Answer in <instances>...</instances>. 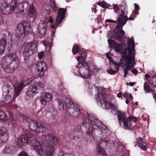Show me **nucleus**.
I'll use <instances>...</instances> for the list:
<instances>
[{
    "label": "nucleus",
    "instance_id": "obj_1",
    "mask_svg": "<svg viewBox=\"0 0 156 156\" xmlns=\"http://www.w3.org/2000/svg\"><path fill=\"white\" fill-rule=\"evenodd\" d=\"M93 125L102 130L107 129L106 126L99 121L93 114H90L84 116L82 126L84 127L87 135H92L94 130Z\"/></svg>",
    "mask_w": 156,
    "mask_h": 156
},
{
    "label": "nucleus",
    "instance_id": "obj_2",
    "mask_svg": "<svg viewBox=\"0 0 156 156\" xmlns=\"http://www.w3.org/2000/svg\"><path fill=\"white\" fill-rule=\"evenodd\" d=\"M37 79L34 77L33 76L26 80L23 83H21L20 84L17 83V79L14 76H12L10 78L11 82L14 87V94L13 97V99L11 100V102L8 104V106L12 109L17 108V105L14 104V99L20 94L23 87L27 86V84H30L34 83Z\"/></svg>",
    "mask_w": 156,
    "mask_h": 156
},
{
    "label": "nucleus",
    "instance_id": "obj_3",
    "mask_svg": "<svg viewBox=\"0 0 156 156\" xmlns=\"http://www.w3.org/2000/svg\"><path fill=\"white\" fill-rule=\"evenodd\" d=\"M2 65L6 73H12L20 63L19 58L15 53H11L3 57L1 60Z\"/></svg>",
    "mask_w": 156,
    "mask_h": 156
},
{
    "label": "nucleus",
    "instance_id": "obj_4",
    "mask_svg": "<svg viewBox=\"0 0 156 156\" xmlns=\"http://www.w3.org/2000/svg\"><path fill=\"white\" fill-rule=\"evenodd\" d=\"M31 145H33L34 150L40 156H43L44 153L47 156H53L54 151V146L52 144H45L43 147L40 143L36 139L31 141Z\"/></svg>",
    "mask_w": 156,
    "mask_h": 156
},
{
    "label": "nucleus",
    "instance_id": "obj_5",
    "mask_svg": "<svg viewBox=\"0 0 156 156\" xmlns=\"http://www.w3.org/2000/svg\"><path fill=\"white\" fill-rule=\"evenodd\" d=\"M24 122L27 123L28 127L31 130L30 132L33 134L36 133H43L46 130V128L41 123H39L35 120L31 119L25 115L22 116Z\"/></svg>",
    "mask_w": 156,
    "mask_h": 156
},
{
    "label": "nucleus",
    "instance_id": "obj_6",
    "mask_svg": "<svg viewBox=\"0 0 156 156\" xmlns=\"http://www.w3.org/2000/svg\"><path fill=\"white\" fill-rule=\"evenodd\" d=\"M17 0H2L0 9L2 13L8 15L14 12L17 4Z\"/></svg>",
    "mask_w": 156,
    "mask_h": 156
},
{
    "label": "nucleus",
    "instance_id": "obj_7",
    "mask_svg": "<svg viewBox=\"0 0 156 156\" xmlns=\"http://www.w3.org/2000/svg\"><path fill=\"white\" fill-rule=\"evenodd\" d=\"M77 67L78 68V74L82 78L87 79L90 77L91 73L94 72V70L96 67L93 66H89L87 63H78Z\"/></svg>",
    "mask_w": 156,
    "mask_h": 156
},
{
    "label": "nucleus",
    "instance_id": "obj_8",
    "mask_svg": "<svg viewBox=\"0 0 156 156\" xmlns=\"http://www.w3.org/2000/svg\"><path fill=\"white\" fill-rule=\"evenodd\" d=\"M36 46L33 42L23 43L20 48V51L22 52L24 61L27 63L29 57L35 51Z\"/></svg>",
    "mask_w": 156,
    "mask_h": 156
},
{
    "label": "nucleus",
    "instance_id": "obj_9",
    "mask_svg": "<svg viewBox=\"0 0 156 156\" xmlns=\"http://www.w3.org/2000/svg\"><path fill=\"white\" fill-rule=\"evenodd\" d=\"M30 26L29 22L26 21L22 22L20 23L17 25V29L16 30V37L17 38H20L24 35L25 37L26 34L30 32Z\"/></svg>",
    "mask_w": 156,
    "mask_h": 156
},
{
    "label": "nucleus",
    "instance_id": "obj_10",
    "mask_svg": "<svg viewBox=\"0 0 156 156\" xmlns=\"http://www.w3.org/2000/svg\"><path fill=\"white\" fill-rule=\"evenodd\" d=\"M105 90L102 89L101 93H98L96 95V101L98 102H100L101 104H105L106 109L110 108L114 110H115L116 109L115 106L112 103L109 102L105 98L106 94L104 92Z\"/></svg>",
    "mask_w": 156,
    "mask_h": 156
},
{
    "label": "nucleus",
    "instance_id": "obj_11",
    "mask_svg": "<svg viewBox=\"0 0 156 156\" xmlns=\"http://www.w3.org/2000/svg\"><path fill=\"white\" fill-rule=\"evenodd\" d=\"M44 87V85L42 82L36 83L29 87L26 94L28 97L32 98L35 94L38 93L39 91H42Z\"/></svg>",
    "mask_w": 156,
    "mask_h": 156
},
{
    "label": "nucleus",
    "instance_id": "obj_12",
    "mask_svg": "<svg viewBox=\"0 0 156 156\" xmlns=\"http://www.w3.org/2000/svg\"><path fill=\"white\" fill-rule=\"evenodd\" d=\"M25 134L26 135H22L19 138L17 143V144L22 147L29 142L30 145L33 147V145H31V142L32 140L35 139V137H34L33 134L30 133L28 131L26 132Z\"/></svg>",
    "mask_w": 156,
    "mask_h": 156
},
{
    "label": "nucleus",
    "instance_id": "obj_13",
    "mask_svg": "<svg viewBox=\"0 0 156 156\" xmlns=\"http://www.w3.org/2000/svg\"><path fill=\"white\" fill-rule=\"evenodd\" d=\"M66 10V9L63 8H60L58 9L57 16V23L55 25H51V26L52 29H55L59 24H61L63 20L65 17Z\"/></svg>",
    "mask_w": 156,
    "mask_h": 156
},
{
    "label": "nucleus",
    "instance_id": "obj_14",
    "mask_svg": "<svg viewBox=\"0 0 156 156\" xmlns=\"http://www.w3.org/2000/svg\"><path fill=\"white\" fill-rule=\"evenodd\" d=\"M133 39H133L130 38H128L127 44L129 46L131 45L132 47H129L128 48V54L126 56L125 59L135 60V53L133 52L134 51L135 49L134 41Z\"/></svg>",
    "mask_w": 156,
    "mask_h": 156
},
{
    "label": "nucleus",
    "instance_id": "obj_15",
    "mask_svg": "<svg viewBox=\"0 0 156 156\" xmlns=\"http://www.w3.org/2000/svg\"><path fill=\"white\" fill-rule=\"evenodd\" d=\"M48 23L43 21H41L37 27V30L36 32L37 36L40 38L44 37L46 35Z\"/></svg>",
    "mask_w": 156,
    "mask_h": 156
},
{
    "label": "nucleus",
    "instance_id": "obj_16",
    "mask_svg": "<svg viewBox=\"0 0 156 156\" xmlns=\"http://www.w3.org/2000/svg\"><path fill=\"white\" fill-rule=\"evenodd\" d=\"M71 107L67 108V112L70 116L73 117H78L80 114V109L75 104H71Z\"/></svg>",
    "mask_w": 156,
    "mask_h": 156
},
{
    "label": "nucleus",
    "instance_id": "obj_17",
    "mask_svg": "<svg viewBox=\"0 0 156 156\" xmlns=\"http://www.w3.org/2000/svg\"><path fill=\"white\" fill-rule=\"evenodd\" d=\"M117 117L120 126H121V122H122L125 129H130L129 124H128V118H127L125 112L119 113L117 115Z\"/></svg>",
    "mask_w": 156,
    "mask_h": 156
},
{
    "label": "nucleus",
    "instance_id": "obj_18",
    "mask_svg": "<svg viewBox=\"0 0 156 156\" xmlns=\"http://www.w3.org/2000/svg\"><path fill=\"white\" fill-rule=\"evenodd\" d=\"M42 139L44 142V143L46 144H52L56 145L58 143L57 138L53 136L52 134H50L47 135H43L42 137Z\"/></svg>",
    "mask_w": 156,
    "mask_h": 156
},
{
    "label": "nucleus",
    "instance_id": "obj_19",
    "mask_svg": "<svg viewBox=\"0 0 156 156\" xmlns=\"http://www.w3.org/2000/svg\"><path fill=\"white\" fill-rule=\"evenodd\" d=\"M108 41L110 48H112L116 52H120L123 50V47L122 44L117 43L111 39H108Z\"/></svg>",
    "mask_w": 156,
    "mask_h": 156
},
{
    "label": "nucleus",
    "instance_id": "obj_20",
    "mask_svg": "<svg viewBox=\"0 0 156 156\" xmlns=\"http://www.w3.org/2000/svg\"><path fill=\"white\" fill-rule=\"evenodd\" d=\"M27 20L30 23H33L37 18V13L35 8L33 6H30L29 10L27 12Z\"/></svg>",
    "mask_w": 156,
    "mask_h": 156
},
{
    "label": "nucleus",
    "instance_id": "obj_21",
    "mask_svg": "<svg viewBox=\"0 0 156 156\" xmlns=\"http://www.w3.org/2000/svg\"><path fill=\"white\" fill-rule=\"evenodd\" d=\"M36 66L38 75L39 76H43L45 74V71L48 69L46 63L44 62L40 61L37 64Z\"/></svg>",
    "mask_w": 156,
    "mask_h": 156
},
{
    "label": "nucleus",
    "instance_id": "obj_22",
    "mask_svg": "<svg viewBox=\"0 0 156 156\" xmlns=\"http://www.w3.org/2000/svg\"><path fill=\"white\" fill-rule=\"evenodd\" d=\"M108 141H102L97 146V151L103 156H106L105 149L107 145Z\"/></svg>",
    "mask_w": 156,
    "mask_h": 156
},
{
    "label": "nucleus",
    "instance_id": "obj_23",
    "mask_svg": "<svg viewBox=\"0 0 156 156\" xmlns=\"http://www.w3.org/2000/svg\"><path fill=\"white\" fill-rule=\"evenodd\" d=\"M9 133L4 127H0V140L1 142H5L8 140Z\"/></svg>",
    "mask_w": 156,
    "mask_h": 156
},
{
    "label": "nucleus",
    "instance_id": "obj_24",
    "mask_svg": "<svg viewBox=\"0 0 156 156\" xmlns=\"http://www.w3.org/2000/svg\"><path fill=\"white\" fill-rule=\"evenodd\" d=\"M125 19V18L122 17V16H120L118 19V24L116 26V28L118 30L117 32H119L121 34H124V32L122 29V28L123 26L126 23V20H124Z\"/></svg>",
    "mask_w": 156,
    "mask_h": 156
},
{
    "label": "nucleus",
    "instance_id": "obj_25",
    "mask_svg": "<svg viewBox=\"0 0 156 156\" xmlns=\"http://www.w3.org/2000/svg\"><path fill=\"white\" fill-rule=\"evenodd\" d=\"M8 42L7 37L6 35H2L1 39L0 40V54H2L5 49L6 44Z\"/></svg>",
    "mask_w": 156,
    "mask_h": 156
},
{
    "label": "nucleus",
    "instance_id": "obj_26",
    "mask_svg": "<svg viewBox=\"0 0 156 156\" xmlns=\"http://www.w3.org/2000/svg\"><path fill=\"white\" fill-rule=\"evenodd\" d=\"M52 99V96L51 94L49 93L45 92L42 94L41 101L42 104L45 105L47 102L51 101Z\"/></svg>",
    "mask_w": 156,
    "mask_h": 156
},
{
    "label": "nucleus",
    "instance_id": "obj_27",
    "mask_svg": "<svg viewBox=\"0 0 156 156\" xmlns=\"http://www.w3.org/2000/svg\"><path fill=\"white\" fill-rule=\"evenodd\" d=\"M15 147L10 144H7L2 150V153L5 154H12L15 152Z\"/></svg>",
    "mask_w": 156,
    "mask_h": 156
},
{
    "label": "nucleus",
    "instance_id": "obj_28",
    "mask_svg": "<svg viewBox=\"0 0 156 156\" xmlns=\"http://www.w3.org/2000/svg\"><path fill=\"white\" fill-rule=\"evenodd\" d=\"M136 145L139 147L141 150L144 151L147 150V144L143 141L141 138L139 137L136 139Z\"/></svg>",
    "mask_w": 156,
    "mask_h": 156
},
{
    "label": "nucleus",
    "instance_id": "obj_29",
    "mask_svg": "<svg viewBox=\"0 0 156 156\" xmlns=\"http://www.w3.org/2000/svg\"><path fill=\"white\" fill-rule=\"evenodd\" d=\"M79 53L80 55L78 56L77 58L78 63H86L85 62V59L87 56V52L83 51H79Z\"/></svg>",
    "mask_w": 156,
    "mask_h": 156
},
{
    "label": "nucleus",
    "instance_id": "obj_30",
    "mask_svg": "<svg viewBox=\"0 0 156 156\" xmlns=\"http://www.w3.org/2000/svg\"><path fill=\"white\" fill-rule=\"evenodd\" d=\"M125 60L126 66L125 68L128 71L130 70L135 64V60L127 59H125Z\"/></svg>",
    "mask_w": 156,
    "mask_h": 156
},
{
    "label": "nucleus",
    "instance_id": "obj_31",
    "mask_svg": "<svg viewBox=\"0 0 156 156\" xmlns=\"http://www.w3.org/2000/svg\"><path fill=\"white\" fill-rule=\"evenodd\" d=\"M114 64L115 65V68L116 69V70H114L112 69H110V70H108V73L111 74H115L116 73H117L119 70V66L120 65L119 63L116 62H114Z\"/></svg>",
    "mask_w": 156,
    "mask_h": 156
},
{
    "label": "nucleus",
    "instance_id": "obj_32",
    "mask_svg": "<svg viewBox=\"0 0 156 156\" xmlns=\"http://www.w3.org/2000/svg\"><path fill=\"white\" fill-rule=\"evenodd\" d=\"M2 90L3 95H5V94H9L10 92H12V90L11 86L9 85H4L3 87Z\"/></svg>",
    "mask_w": 156,
    "mask_h": 156
},
{
    "label": "nucleus",
    "instance_id": "obj_33",
    "mask_svg": "<svg viewBox=\"0 0 156 156\" xmlns=\"http://www.w3.org/2000/svg\"><path fill=\"white\" fill-rule=\"evenodd\" d=\"M144 89L146 93H149L150 91L152 93L154 92V91L151 88L150 85L147 82H145L144 83Z\"/></svg>",
    "mask_w": 156,
    "mask_h": 156
},
{
    "label": "nucleus",
    "instance_id": "obj_34",
    "mask_svg": "<svg viewBox=\"0 0 156 156\" xmlns=\"http://www.w3.org/2000/svg\"><path fill=\"white\" fill-rule=\"evenodd\" d=\"M124 36H125L124 34H121L119 32H117L114 35V39L118 40L119 41H121L122 39V37Z\"/></svg>",
    "mask_w": 156,
    "mask_h": 156
},
{
    "label": "nucleus",
    "instance_id": "obj_35",
    "mask_svg": "<svg viewBox=\"0 0 156 156\" xmlns=\"http://www.w3.org/2000/svg\"><path fill=\"white\" fill-rule=\"evenodd\" d=\"M121 10L122 11V13L120 14V16H122V17L125 18V20H125L126 21V23L127 21L128 20H129V21H131L133 20H134V17H132L131 16L129 18H128L127 16H126V15L124 16V15L125 12V11H123L122 8L121 9Z\"/></svg>",
    "mask_w": 156,
    "mask_h": 156
},
{
    "label": "nucleus",
    "instance_id": "obj_36",
    "mask_svg": "<svg viewBox=\"0 0 156 156\" xmlns=\"http://www.w3.org/2000/svg\"><path fill=\"white\" fill-rule=\"evenodd\" d=\"M149 82L154 87H156V75H154L151 76V79L149 80Z\"/></svg>",
    "mask_w": 156,
    "mask_h": 156
},
{
    "label": "nucleus",
    "instance_id": "obj_37",
    "mask_svg": "<svg viewBox=\"0 0 156 156\" xmlns=\"http://www.w3.org/2000/svg\"><path fill=\"white\" fill-rule=\"evenodd\" d=\"M50 2L51 8L53 9V11L55 12L58 9L56 6L55 1V0H49Z\"/></svg>",
    "mask_w": 156,
    "mask_h": 156
},
{
    "label": "nucleus",
    "instance_id": "obj_38",
    "mask_svg": "<svg viewBox=\"0 0 156 156\" xmlns=\"http://www.w3.org/2000/svg\"><path fill=\"white\" fill-rule=\"evenodd\" d=\"M65 102L67 107L66 109L68 108H70V105L71 104H75L73 102L71 101L70 99L68 98H66L65 99Z\"/></svg>",
    "mask_w": 156,
    "mask_h": 156
},
{
    "label": "nucleus",
    "instance_id": "obj_39",
    "mask_svg": "<svg viewBox=\"0 0 156 156\" xmlns=\"http://www.w3.org/2000/svg\"><path fill=\"white\" fill-rule=\"evenodd\" d=\"M57 104L58 105V108L59 110L60 111H63L64 108L63 101L61 100H58Z\"/></svg>",
    "mask_w": 156,
    "mask_h": 156
},
{
    "label": "nucleus",
    "instance_id": "obj_40",
    "mask_svg": "<svg viewBox=\"0 0 156 156\" xmlns=\"http://www.w3.org/2000/svg\"><path fill=\"white\" fill-rule=\"evenodd\" d=\"M28 4L26 2L23 3H19L18 5L17 8L19 10H21L24 9L25 8L24 6H27Z\"/></svg>",
    "mask_w": 156,
    "mask_h": 156
},
{
    "label": "nucleus",
    "instance_id": "obj_41",
    "mask_svg": "<svg viewBox=\"0 0 156 156\" xmlns=\"http://www.w3.org/2000/svg\"><path fill=\"white\" fill-rule=\"evenodd\" d=\"M24 9L19 10L16 13V16L18 18L22 17L24 15Z\"/></svg>",
    "mask_w": 156,
    "mask_h": 156
},
{
    "label": "nucleus",
    "instance_id": "obj_42",
    "mask_svg": "<svg viewBox=\"0 0 156 156\" xmlns=\"http://www.w3.org/2000/svg\"><path fill=\"white\" fill-rule=\"evenodd\" d=\"M127 120L128 123H129V122H136L137 121V119L135 117H133L132 115H130L128 117Z\"/></svg>",
    "mask_w": 156,
    "mask_h": 156
},
{
    "label": "nucleus",
    "instance_id": "obj_43",
    "mask_svg": "<svg viewBox=\"0 0 156 156\" xmlns=\"http://www.w3.org/2000/svg\"><path fill=\"white\" fill-rule=\"evenodd\" d=\"M79 46L76 45L73 46L72 48V52L73 55H76L79 50Z\"/></svg>",
    "mask_w": 156,
    "mask_h": 156
},
{
    "label": "nucleus",
    "instance_id": "obj_44",
    "mask_svg": "<svg viewBox=\"0 0 156 156\" xmlns=\"http://www.w3.org/2000/svg\"><path fill=\"white\" fill-rule=\"evenodd\" d=\"M135 6V10H133L132 11L133 13H135L136 15L139 14L138 12L139 10V5L137 4H134Z\"/></svg>",
    "mask_w": 156,
    "mask_h": 156
},
{
    "label": "nucleus",
    "instance_id": "obj_45",
    "mask_svg": "<svg viewBox=\"0 0 156 156\" xmlns=\"http://www.w3.org/2000/svg\"><path fill=\"white\" fill-rule=\"evenodd\" d=\"M3 97H4V99L2 101V103H5L6 102L7 100L10 98V96L9 94H5V95L2 94Z\"/></svg>",
    "mask_w": 156,
    "mask_h": 156
},
{
    "label": "nucleus",
    "instance_id": "obj_46",
    "mask_svg": "<svg viewBox=\"0 0 156 156\" xmlns=\"http://www.w3.org/2000/svg\"><path fill=\"white\" fill-rule=\"evenodd\" d=\"M58 156H74L72 154L66 153L65 154L63 151H60L58 154Z\"/></svg>",
    "mask_w": 156,
    "mask_h": 156
},
{
    "label": "nucleus",
    "instance_id": "obj_47",
    "mask_svg": "<svg viewBox=\"0 0 156 156\" xmlns=\"http://www.w3.org/2000/svg\"><path fill=\"white\" fill-rule=\"evenodd\" d=\"M80 137L79 136H76L73 134H70L69 136V138L70 140L72 141L74 140H77L79 139Z\"/></svg>",
    "mask_w": 156,
    "mask_h": 156
},
{
    "label": "nucleus",
    "instance_id": "obj_48",
    "mask_svg": "<svg viewBox=\"0 0 156 156\" xmlns=\"http://www.w3.org/2000/svg\"><path fill=\"white\" fill-rule=\"evenodd\" d=\"M98 5L101 6L102 8H103L106 9L107 3L105 2H98Z\"/></svg>",
    "mask_w": 156,
    "mask_h": 156
},
{
    "label": "nucleus",
    "instance_id": "obj_49",
    "mask_svg": "<svg viewBox=\"0 0 156 156\" xmlns=\"http://www.w3.org/2000/svg\"><path fill=\"white\" fill-rule=\"evenodd\" d=\"M113 9L115 12H118L119 8L117 5H113Z\"/></svg>",
    "mask_w": 156,
    "mask_h": 156
},
{
    "label": "nucleus",
    "instance_id": "obj_50",
    "mask_svg": "<svg viewBox=\"0 0 156 156\" xmlns=\"http://www.w3.org/2000/svg\"><path fill=\"white\" fill-rule=\"evenodd\" d=\"M106 56L110 62H112L113 64L114 63V62H115L114 61L112 58V57H111L109 55L108 53H106Z\"/></svg>",
    "mask_w": 156,
    "mask_h": 156
},
{
    "label": "nucleus",
    "instance_id": "obj_51",
    "mask_svg": "<svg viewBox=\"0 0 156 156\" xmlns=\"http://www.w3.org/2000/svg\"><path fill=\"white\" fill-rule=\"evenodd\" d=\"M18 156H29V155L27 152L23 151L18 154Z\"/></svg>",
    "mask_w": 156,
    "mask_h": 156
},
{
    "label": "nucleus",
    "instance_id": "obj_52",
    "mask_svg": "<svg viewBox=\"0 0 156 156\" xmlns=\"http://www.w3.org/2000/svg\"><path fill=\"white\" fill-rule=\"evenodd\" d=\"M105 22L113 23L115 24L117 23L116 21L108 19L105 20Z\"/></svg>",
    "mask_w": 156,
    "mask_h": 156
},
{
    "label": "nucleus",
    "instance_id": "obj_53",
    "mask_svg": "<svg viewBox=\"0 0 156 156\" xmlns=\"http://www.w3.org/2000/svg\"><path fill=\"white\" fill-rule=\"evenodd\" d=\"M38 56L39 57L40 59H41L44 56V52H39L38 54Z\"/></svg>",
    "mask_w": 156,
    "mask_h": 156
},
{
    "label": "nucleus",
    "instance_id": "obj_54",
    "mask_svg": "<svg viewBox=\"0 0 156 156\" xmlns=\"http://www.w3.org/2000/svg\"><path fill=\"white\" fill-rule=\"evenodd\" d=\"M130 71L133 73L135 75H137L138 73V71L136 69L133 68L132 69H130Z\"/></svg>",
    "mask_w": 156,
    "mask_h": 156
},
{
    "label": "nucleus",
    "instance_id": "obj_55",
    "mask_svg": "<svg viewBox=\"0 0 156 156\" xmlns=\"http://www.w3.org/2000/svg\"><path fill=\"white\" fill-rule=\"evenodd\" d=\"M127 49H125L123 51H122L121 52V54L122 55H123L124 56H125L126 53H127Z\"/></svg>",
    "mask_w": 156,
    "mask_h": 156
},
{
    "label": "nucleus",
    "instance_id": "obj_56",
    "mask_svg": "<svg viewBox=\"0 0 156 156\" xmlns=\"http://www.w3.org/2000/svg\"><path fill=\"white\" fill-rule=\"evenodd\" d=\"M145 77L147 81L149 82V80L151 79V77L149 75L146 74L145 75Z\"/></svg>",
    "mask_w": 156,
    "mask_h": 156
},
{
    "label": "nucleus",
    "instance_id": "obj_57",
    "mask_svg": "<svg viewBox=\"0 0 156 156\" xmlns=\"http://www.w3.org/2000/svg\"><path fill=\"white\" fill-rule=\"evenodd\" d=\"M126 98H129L130 99H131L132 100L133 99V97L132 96V95L130 94L127 93L126 96L125 97Z\"/></svg>",
    "mask_w": 156,
    "mask_h": 156
},
{
    "label": "nucleus",
    "instance_id": "obj_58",
    "mask_svg": "<svg viewBox=\"0 0 156 156\" xmlns=\"http://www.w3.org/2000/svg\"><path fill=\"white\" fill-rule=\"evenodd\" d=\"M91 9L92 12L94 11V13H96L97 12V10L96 9L95 6H94Z\"/></svg>",
    "mask_w": 156,
    "mask_h": 156
},
{
    "label": "nucleus",
    "instance_id": "obj_59",
    "mask_svg": "<svg viewBox=\"0 0 156 156\" xmlns=\"http://www.w3.org/2000/svg\"><path fill=\"white\" fill-rule=\"evenodd\" d=\"M108 8L109 9H112V7L111 5L107 3V5L106 9Z\"/></svg>",
    "mask_w": 156,
    "mask_h": 156
},
{
    "label": "nucleus",
    "instance_id": "obj_60",
    "mask_svg": "<svg viewBox=\"0 0 156 156\" xmlns=\"http://www.w3.org/2000/svg\"><path fill=\"white\" fill-rule=\"evenodd\" d=\"M122 92H120L117 94V96L118 98H120V97H122Z\"/></svg>",
    "mask_w": 156,
    "mask_h": 156
},
{
    "label": "nucleus",
    "instance_id": "obj_61",
    "mask_svg": "<svg viewBox=\"0 0 156 156\" xmlns=\"http://www.w3.org/2000/svg\"><path fill=\"white\" fill-rule=\"evenodd\" d=\"M16 122V120L12 119V125H13V126H14L15 125V124Z\"/></svg>",
    "mask_w": 156,
    "mask_h": 156
},
{
    "label": "nucleus",
    "instance_id": "obj_62",
    "mask_svg": "<svg viewBox=\"0 0 156 156\" xmlns=\"http://www.w3.org/2000/svg\"><path fill=\"white\" fill-rule=\"evenodd\" d=\"M49 21L51 23H52L53 22V20L52 19V16H50V17H49Z\"/></svg>",
    "mask_w": 156,
    "mask_h": 156
},
{
    "label": "nucleus",
    "instance_id": "obj_63",
    "mask_svg": "<svg viewBox=\"0 0 156 156\" xmlns=\"http://www.w3.org/2000/svg\"><path fill=\"white\" fill-rule=\"evenodd\" d=\"M3 19L1 16H0V25L3 23Z\"/></svg>",
    "mask_w": 156,
    "mask_h": 156
},
{
    "label": "nucleus",
    "instance_id": "obj_64",
    "mask_svg": "<svg viewBox=\"0 0 156 156\" xmlns=\"http://www.w3.org/2000/svg\"><path fill=\"white\" fill-rule=\"evenodd\" d=\"M123 70H124V74H128V71H129L127 70L125 68H124Z\"/></svg>",
    "mask_w": 156,
    "mask_h": 156
}]
</instances>
